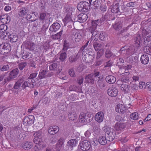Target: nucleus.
<instances>
[{"instance_id":"f257e3e1","label":"nucleus","mask_w":151,"mask_h":151,"mask_svg":"<svg viewBox=\"0 0 151 151\" xmlns=\"http://www.w3.org/2000/svg\"><path fill=\"white\" fill-rule=\"evenodd\" d=\"M93 115L90 113H81L79 115L78 121L82 124H85L87 122H91L93 120Z\"/></svg>"},{"instance_id":"f03ea898","label":"nucleus","mask_w":151,"mask_h":151,"mask_svg":"<svg viewBox=\"0 0 151 151\" xmlns=\"http://www.w3.org/2000/svg\"><path fill=\"white\" fill-rule=\"evenodd\" d=\"M105 130V135L107 141H112L115 137L116 132L114 129L110 127H107Z\"/></svg>"},{"instance_id":"7ed1b4c3","label":"nucleus","mask_w":151,"mask_h":151,"mask_svg":"<svg viewBox=\"0 0 151 151\" xmlns=\"http://www.w3.org/2000/svg\"><path fill=\"white\" fill-rule=\"evenodd\" d=\"M90 3L86 1H82L78 4L77 9L80 12H86L90 9Z\"/></svg>"},{"instance_id":"20e7f679","label":"nucleus","mask_w":151,"mask_h":151,"mask_svg":"<svg viewBox=\"0 0 151 151\" xmlns=\"http://www.w3.org/2000/svg\"><path fill=\"white\" fill-rule=\"evenodd\" d=\"M10 45L8 43H4L0 45V53L2 55H6L11 50Z\"/></svg>"},{"instance_id":"39448f33","label":"nucleus","mask_w":151,"mask_h":151,"mask_svg":"<svg viewBox=\"0 0 151 151\" xmlns=\"http://www.w3.org/2000/svg\"><path fill=\"white\" fill-rule=\"evenodd\" d=\"M70 38L74 42H79L82 38L81 34L77 33L75 29L72 30L71 32Z\"/></svg>"},{"instance_id":"423d86ee","label":"nucleus","mask_w":151,"mask_h":151,"mask_svg":"<svg viewBox=\"0 0 151 151\" xmlns=\"http://www.w3.org/2000/svg\"><path fill=\"white\" fill-rule=\"evenodd\" d=\"M80 146L81 150L83 151L89 150L91 147L90 142L87 140H84L81 142Z\"/></svg>"},{"instance_id":"0eeeda50","label":"nucleus","mask_w":151,"mask_h":151,"mask_svg":"<svg viewBox=\"0 0 151 151\" xmlns=\"http://www.w3.org/2000/svg\"><path fill=\"white\" fill-rule=\"evenodd\" d=\"M32 55L31 53L29 52L24 50L23 52L21 51L18 53L16 56L18 58L21 57L23 59H29L32 57Z\"/></svg>"},{"instance_id":"6e6552de","label":"nucleus","mask_w":151,"mask_h":151,"mask_svg":"<svg viewBox=\"0 0 151 151\" xmlns=\"http://www.w3.org/2000/svg\"><path fill=\"white\" fill-rule=\"evenodd\" d=\"M90 43L93 45V47L96 51H98L102 49L101 45L99 43L98 38H95L93 39L92 40H91Z\"/></svg>"},{"instance_id":"1a4fd4ad","label":"nucleus","mask_w":151,"mask_h":151,"mask_svg":"<svg viewBox=\"0 0 151 151\" xmlns=\"http://www.w3.org/2000/svg\"><path fill=\"white\" fill-rule=\"evenodd\" d=\"M95 57V55L93 52H89L88 54L82 57V59L84 61L87 63H90L91 62L93 58Z\"/></svg>"},{"instance_id":"9d476101","label":"nucleus","mask_w":151,"mask_h":151,"mask_svg":"<svg viewBox=\"0 0 151 151\" xmlns=\"http://www.w3.org/2000/svg\"><path fill=\"white\" fill-rule=\"evenodd\" d=\"M34 117L32 115H29L27 116H25L23 120V124L25 125H29L32 124L34 122Z\"/></svg>"},{"instance_id":"9b49d317","label":"nucleus","mask_w":151,"mask_h":151,"mask_svg":"<svg viewBox=\"0 0 151 151\" xmlns=\"http://www.w3.org/2000/svg\"><path fill=\"white\" fill-rule=\"evenodd\" d=\"M118 89L113 86L110 87L107 91L108 94L111 97L116 96L118 94Z\"/></svg>"},{"instance_id":"f8f14e48","label":"nucleus","mask_w":151,"mask_h":151,"mask_svg":"<svg viewBox=\"0 0 151 151\" xmlns=\"http://www.w3.org/2000/svg\"><path fill=\"white\" fill-rule=\"evenodd\" d=\"M49 69L51 70H56L57 73H59L62 70V67L56 63H54L49 65Z\"/></svg>"},{"instance_id":"ddd939ff","label":"nucleus","mask_w":151,"mask_h":151,"mask_svg":"<svg viewBox=\"0 0 151 151\" xmlns=\"http://www.w3.org/2000/svg\"><path fill=\"white\" fill-rule=\"evenodd\" d=\"M60 25L58 22H55L52 24L50 27L49 31L50 34L52 32H55L60 29Z\"/></svg>"},{"instance_id":"4468645a","label":"nucleus","mask_w":151,"mask_h":151,"mask_svg":"<svg viewBox=\"0 0 151 151\" xmlns=\"http://www.w3.org/2000/svg\"><path fill=\"white\" fill-rule=\"evenodd\" d=\"M116 111L119 113H120L122 114H124L127 111L126 107L124 105L121 104H119L116 107Z\"/></svg>"},{"instance_id":"2eb2a0df","label":"nucleus","mask_w":151,"mask_h":151,"mask_svg":"<svg viewBox=\"0 0 151 151\" xmlns=\"http://www.w3.org/2000/svg\"><path fill=\"white\" fill-rule=\"evenodd\" d=\"M104 114L102 111H99L96 114L95 116V120L97 122L100 123L104 119Z\"/></svg>"},{"instance_id":"dca6fc26","label":"nucleus","mask_w":151,"mask_h":151,"mask_svg":"<svg viewBox=\"0 0 151 151\" xmlns=\"http://www.w3.org/2000/svg\"><path fill=\"white\" fill-rule=\"evenodd\" d=\"M59 131V128L57 126L50 127L48 130V133L51 135H54L57 133Z\"/></svg>"},{"instance_id":"f3484780","label":"nucleus","mask_w":151,"mask_h":151,"mask_svg":"<svg viewBox=\"0 0 151 151\" xmlns=\"http://www.w3.org/2000/svg\"><path fill=\"white\" fill-rule=\"evenodd\" d=\"M0 19L3 23H8L10 21V17L7 14H1Z\"/></svg>"},{"instance_id":"a211bd4d","label":"nucleus","mask_w":151,"mask_h":151,"mask_svg":"<svg viewBox=\"0 0 151 151\" xmlns=\"http://www.w3.org/2000/svg\"><path fill=\"white\" fill-rule=\"evenodd\" d=\"M24 78L23 77L19 78L17 82H16L12 88V90L13 89H19L21 86L22 83L24 81Z\"/></svg>"},{"instance_id":"6ab92c4d","label":"nucleus","mask_w":151,"mask_h":151,"mask_svg":"<svg viewBox=\"0 0 151 151\" xmlns=\"http://www.w3.org/2000/svg\"><path fill=\"white\" fill-rule=\"evenodd\" d=\"M88 17L86 14L82 13L77 17V21L80 23L85 22L87 19Z\"/></svg>"},{"instance_id":"aec40b11","label":"nucleus","mask_w":151,"mask_h":151,"mask_svg":"<svg viewBox=\"0 0 151 151\" xmlns=\"http://www.w3.org/2000/svg\"><path fill=\"white\" fill-rule=\"evenodd\" d=\"M85 81L87 83L93 84L95 81V78L92 73H91L86 76L85 78Z\"/></svg>"},{"instance_id":"412c9836","label":"nucleus","mask_w":151,"mask_h":151,"mask_svg":"<svg viewBox=\"0 0 151 151\" xmlns=\"http://www.w3.org/2000/svg\"><path fill=\"white\" fill-rule=\"evenodd\" d=\"M134 40V42L136 44V46L138 47H140V44L141 43L142 41L140 35L139 34H136Z\"/></svg>"},{"instance_id":"4be33fe9","label":"nucleus","mask_w":151,"mask_h":151,"mask_svg":"<svg viewBox=\"0 0 151 151\" xmlns=\"http://www.w3.org/2000/svg\"><path fill=\"white\" fill-rule=\"evenodd\" d=\"M99 78V79L97 81V84L100 88L103 89L106 86V83L104 80L103 79L102 76H100Z\"/></svg>"},{"instance_id":"5701e85b","label":"nucleus","mask_w":151,"mask_h":151,"mask_svg":"<svg viewBox=\"0 0 151 151\" xmlns=\"http://www.w3.org/2000/svg\"><path fill=\"white\" fill-rule=\"evenodd\" d=\"M113 27L115 30H119L122 27V22L120 19H118L115 22V23L113 25Z\"/></svg>"},{"instance_id":"b1692460","label":"nucleus","mask_w":151,"mask_h":151,"mask_svg":"<svg viewBox=\"0 0 151 151\" xmlns=\"http://www.w3.org/2000/svg\"><path fill=\"white\" fill-rule=\"evenodd\" d=\"M149 60L148 56L146 54L142 55L140 58L141 63L144 65H146L148 63Z\"/></svg>"},{"instance_id":"393cba45","label":"nucleus","mask_w":151,"mask_h":151,"mask_svg":"<svg viewBox=\"0 0 151 151\" xmlns=\"http://www.w3.org/2000/svg\"><path fill=\"white\" fill-rule=\"evenodd\" d=\"M65 51H63L60 52L59 53V59L61 62H63L65 61L67 58V54Z\"/></svg>"},{"instance_id":"a878e982","label":"nucleus","mask_w":151,"mask_h":151,"mask_svg":"<svg viewBox=\"0 0 151 151\" xmlns=\"http://www.w3.org/2000/svg\"><path fill=\"white\" fill-rule=\"evenodd\" d=\"M32 146V143L28 142H24L22 145V148L26 150H28L30 149Z\"/></svg>"},{"instance_id":"bb28decb","label":"nucleus","mask_w":151,"mask_h":151,"mask_svg":"<svg viewBox=\"0 0 151 151\" xmlns=\"http://www.w3.org/2000/svg\"><path fill=\"white\" fill-rule=\"evenodd\" d=\"M106 81L109 84H113L116 81V78L112 76L109 75L107 76L105 78Z\"/></svg>"},{"instance_id":"cd10ccee","label":"nucleus","mask_w":151,"mask_h":151,"mask_svg":"<svg viewBox=\"0 0 151 151\" xmlns=\"http://www.w3.org/2000/svg\"><path fill=\"white\" fill-rule=\"evenodd\" d=\"M48 75L47 71L45 70H40L38 75V78L40 79L47 77Z\"/></svg>"},{"instance_id":"c85d7f7f","label":"nucleus","mask_w":151,"mask_h":151,"mask_svg":"<svg viewBox=\"0 0 151 151\" xmlns=\"http://www.w3.org/2000/svg\"><path fill=\"white\" fill-rule=\"evenodd\" d=\"M125 126V124L124 123L118 122L116 124L115 128L116 131H119L124 129Z\"/></svg>"},{"instance_id":"c756f323","label":"nucleus","mask_w":151,"mask_h":151,"mask_svg":"<svg viewBox=\"0 0 151 151\" xmlns=\"http://www.w3.org/2000/svg\"><path fill=\"white\" fill-rule=\"evenodd\" d=\"M27 81L29 86V88H34L36 83V81L35 79H32L28 78Z\"/></svg>"},{"instance_id":"7c9ffc66","label":"nucleus","mask_w":151,"mask_h":151,"mask_svg":"<svg viewBox=\"0 0 151 151\" xmlns=\"http://www.w3.org/2000/svg\"><path fill=\"white\" fill-rule=\"evenodd\" d=\"M106 137H104L103 136H100L99 138L98 141L99 144L101 145H105L107 143Z\"/></svg>"},{"instance_id":"2f4dec72","label":"nucleus","mask_w":151,"mask_h":151,"mask_svg":"<svg viewBox=\"0 0 151 151\" xmlns=\"http://www.w3.org/2000/svg\"><path fill=\"white\" fill-rule=\"evenodd\" d=\"M78 143V141L75 139H71L69 140L67 143V145L68 146L73 147L75 146Z\"/></svg>"},{"instance_id":"473e14b6","label":"nucleus","mask_w":151,"mask_h":151,"mask_svg":"<svg viewBox=\"0 0 151 151\" xmlns=\"http://www.w3.org/2000/svg\"><path fill=\"white\" fill-rule=\"evenodd\" d=\"M10 39V41L11 42H16L18 40V37L16 34H10V35H8Z\"/></svg>"},{"instance_id":"72a5a7b5","label":"nucleus","mask_w":151,"mask_h":151,"mask_svg":"<svg viewBox=\"0 0 151 151\" xmlns=\"http://www.w3.org/2000/svg\"><path fill=\"white\" fill-rule=\"evenodd\" d=\"M45 146L43 145V143H41L35 144V145L34 147V149L35 151H39L41 150Z\"/></svg>"},{"instance_id":"f704fd0d","label":"nucleus","mask_w":151,"mask_h":151,"mask_svg":"<svg viewBox=\"0 0 151 151\" xmlns=\"http://www.w3.org/2000/svg\"><path fill=\"white\" fill-rule=\"evenodd\" d=\"M19 72V70L18 68H15L12 70L10 73L9 75L13 78H16Z\"/></svg>"},{"instance_id":"c9c22d12","label":"nucleus","mask_w":151,"mask_h":151,"mask_svg":"<svg viewBox=\"0 0 151 151\" xmlns=\"http://www.w3.org/2000/svg\"><path fill=\"white\" fill-rule=\"evenodd\" d=\"M119 3H117L114 5L111 8L112 12L114 13H116L119 12Z\"/></svg>"},{"instance_id":"e433bc0d","label":"nucleus","mask_w":151,"mask_h":151,"mask_svg":"<svg viewBox=\"0 0 151 151\" xmlns=\"http://www.w3.org/2000/svg\"><path fill=\"white\" fill-rule=\"evenodd\" d=\"M143 43L145 46L151 45V36H148L146 37Z\"/></svg>"},{"instance_id":"4c0bfd02","label":"nucleus","mask_w":151,"mask_h":151,"mask_svg":"<svg viewBox=\"0 0 151 151\" xmlns=\"http://www.w3.org/2000/svg\"><path fill=\"white\" fill-rule=\"evenodd\" d=\"M63 30H61L59 32L51 36V38L54 40H58L60 38L63 34Z\"/></svg>"},{"instance_id":"58836bf2","label":"nucleus","mask_w":151,"mask_h":151,"mask_svg":"<svg viewBox=\"0 0 151 151\" xmlns=\"http://www.w3.org/2000/svg\"><path fill=\"white\" fill-rule=\"evenodd\" d=\"M78 55H73L70 56L68 58V60L70 63L76 62L77 60Z\"/></svg>"},{"instance_id":"ea45409f","label":"nucleus","mask_w":151,"mask_h":151,"mask_svg":"<svg viewBox=\"0 0 151 151\" xmlns=\"http://www.w3.org/2000/svg\"><path fill=\"white\" fill-rule=\"evenodd\" d=\"M68 116L69 119L71 120L74 121L77 119V114L74 112H69Z\"/></svg>"},{"instance_id":"a19ab883","label":"nucleus","mask_w":151,"mask_h":151,"mask_svg":"<svg viewBox=\"0 0 151 151\" xmlns=\"http://www.w3.org/2000/svg\"><path fill=\"white\" fill-rule=\"evenodd\" d=\"M129 86L127 84H122L121 86V89L125 93H128L129 91Z\"/></svg>"},{"instance_id":"79ce46f5","label":"nucleus","mask_w":151,"mask_h":151,"mask_svg":"<svg viewBox=\"0 0 151 151\" xmlns=\"http://www.w3.org/2000/svg\"><path fill=\"white\" fill-rule=\"evenodd\" d=\"M27 12V10L25 8H21L19 12V14L21 17H23L25 15Z\"/></svg>"},{"instance_id":"37998d69","label":"nucleus","mask_w":151,"mask_h":151,"mask_svg":"<svg viewBox=\"0 0 151 151\" xmlns=\"http://www.w3.org/2000/svg\"><path fill=\"white\" fill-rule=\"evenodd\" d=\"M9 69V66L8 65H0V70L1 71H6Z\"/></svg>"},{"instance_id":"c03bdc74","label":"nucleus","mask_w":151,"mask_h":151,"mask_svg":"<svg viewBox=\"0 0 151 151\" xmlns=\"http://www.w3.org/2000/svg\"><path fill=\"white\" fill-rule=\"evenodd\" d=\"M46 14L45 12H41L40 13L39 17V19L40 21H43L46 18Z\"/></svg>"},{"instance_id":"a18cd8bd","label":"nucleus","mask_w":151,"mask_h":151,"mask_svg":"<svg viewBox=\"0 0 151 151\" xmlns=\"http://www.w3.org/2000/svg\"><path fill=\"white\" fill-rule=\"evenodd\" d=\"M143 50L146 54L151 55V47L146 46L144 47Z\"/></svg>"},{"instance_id":"49530a36","label":"nucleus","mask_w":151,"mask_h":151,"mask_svg":"<svg viewBox=\"0 0 151 151\" xmlns=\"http://www.w3.org/2000/svg\"><path fill=\"white\" fill-rule=\"evenodd\" d=\"M27 65V63L26 62H21L18 64V68L20 70H22Z\"/></svg>"},{"instance_id":"de8ad7c7","label":"nucleus","mask_w":151,"mask_h":151,"mask_svg":"<svg viewBox=\"0 0 151 151\" xmlns=\"http://www.w3.org/2000/svg\"><path fill=\"white\" fill-rule=\"evenodd\" d=\"M105 55L106 58H109L113 55V53L109 49H107L105 52Z\"/></svg>"},{"instance_id":"09e8293b","label":"nucleus","mask_w":151,"mask_h":151,"mask_svg":"<svg viewBox=\"0 0 151 151\" xmlns=\"http://www.w3.org/2000/svg\"><path fill=\"white\" fill-rule=\"evenodd\" d=\"M106 36L104 32H101L99 35V38L100 40L101 41H104L106 40Z\"/></svg>"},{"instance_id":"8fccbe9b","label":"nucleus","mask_w":151,"mask_h":151,"mask_svg":"<svg viewBox=\"0 0 151 151\" xmlns=\"http://www.w3.org/2000/svg\"><path fill=\"white\" fill-rule=\"evenodd\" d=\"M104 53V50L103 49H100L98 52L96 57V59L98 60L99 59L102 55Z\"/></svg>"},{"instance_id":"3c124183","label":"nucleus","mask_w":151,"mask_h":151,"mask_svg":"<svg viewBox=\"0 0 151 151\" xmlns=\"http://www.w3.org/2000/svg\"><path fill=\"white\" fill-rule=\"evenodd\" d=\"M124 74L123 75V76L121 78V81L124 83H128L129 82V78L128 76Z\"/></svg>"},{"instance_id":"603ef678","label":"nucleus","mask_w":151,"mask_h":151,"mask_svg":"<svg viewBox=\"0 0 151 151\" xmlns=\"http://www.w3.org/2000/svg\"><path fill=\"white\" fill-rule=\"evenodd\" d=\"M27 47L31 50L33 49L35 46L34 44L31 42H28L26 45Z\"/></svg>"},{"instance_id":"864d4df0","label":"nucleus","mask_w":151,"mask_h":151,"mask_svg":"<svg viewBox=\"0 0 151 151\" xmlns=\"http://www.w3.org/2000/svg\"><path fill=\"white\" fill-rule=\"evenodd\" d=\"M93 129L95 131L96 130L98 132H100L99 126L98 123H94L93 125Z\"/></svg>"},{"instance_id":"5fc2aeb1","label":"nucleus","mask_w":151,"mask_h":151,"mask_svg":"<svg viewBox=\"0 0 151 151\" xmlns=\"http://www.w3.org/2000/svg\"><path fill=\"white\" fill-rule=\"evenodd\" d=\"M103 59H100L96 60L94 64L93 65V66L95 67L96 66H99L101 65L103 62Z\"/></svg>"},{"instance_id":"6e6d98bb","label":"nucleus","mask_w":151,"mask_h":151,"mask_svg":"<svg viewBox=\"0 0 151 151\" xmlns=\"http://www.w3.org/2000/svg\"><path fill=\"white\" fill-rule=\"evenodd\" d=\"M130 118L136 120L138 118V114L137 112H134L130 115Z\"/></svg>"},{"instance_id":"4d7b16f0","label":"nucleus","mask_w":151,"mask_h":151,"mask_svg":"<svg viewBox=\"0 0 151 151\" xmlns=\"http://www.w3.org/2000/svg\"><path fill=\"white\" fill-rule=\"evenodd\" d=\"M7 28V26L4 24H2L0 25V32H3L6 30Z\"/></svg>"},{"instance_id":"13d9d810","label":"nucleus","mask_w":151,"mask_h":151,"mask_svg":"<svg viewBox=\"0 0 151 151\" xmlns=\"http://www.w3.org/2000/svg\"><path fill=\"white\" fill-rule=\"evenodd\" d=\"M63 138H60L58 140V142L57 144V147H62L63 144Z\"/></svg>"},{"instance_id":"bf43d9fd","label":"nucleus","mask_w":151,"mask_h":151,"mask_svg":"<svg viewBox=\"0 0 151 151\" xmlns=\"http://www.w3.org/2000/svg\"><path fill=\"white\" fill-rule=\"evenodd\" d=\"M34 136L35 137L38 138L39 139H42V133L39 131L37 132L34 134Z\"/></svg>"},{"instance_id":"052dcab7","label":"nucleus","mask_w":151,"mask_h":151,"mask_svg":"<svg viewBox=\"0 0 151 151\" xmlns=\"http://www.w3.org/2000/svg\"><path fill=\"white\" fill-rule=\"evenodd\" d=\"M101 3L100 0H95L93 1V5L95 7H97L101 5Z\"/></svg>"},{"instance_id":"680f3d73","label":"nucleus","mask_w":151,"mask_h":151,"mask_svg":"<svg viewBox=\"0 0 151 151\" xmlns=\"http://www.w3.org/2000/svg\"><path fill=\"white\" fill-rule=\"evenodd\" d=\"M68 73L69 75L72 77H74L76 76V74L73 68H70L69 69Z\"/></svg>"},{"instance_id":"e2e57ef3","label":"nucleus","mask_w":151,"mask_h":151,"mask_svg":"<svg viewBox=\"0 0 151 151\" xmlns=\"http://www.w3.org/2000/svg\"><path fill=\"white\" fill-rule=\"evenodd\" d=\"M33 142L35 144H39L43 143L42 141V139H39L38 138L35 137L34 139Z\"/></svg>"},{"instance_id":"0e129e2a","label":"nucleus","mask_w":151,"mask_h":151,"mask_svg":"<svg viewBox=\"0 0 151 151\" xmlns=\"http://www.w3.org/2000/svg\"><path fill=\"white\" fill-rule=\"evenodd\" d=\"M49 42H50L47 41L44 43L43 47L45 50H47L50 47Z\"/></svg>"},{"instance_id":"69168bd1","label":"nucleus","mask_w":151,"mask_h":151,"mask_svg":"<svg viewBox=\"0 0 151 151\" xmlns=\"http://www.w3.org/2000/svg\"><path fill=\"white\" fill-rule=\"evenodd\" d=\"M99 21L98 19L93 21L91 22V26L96 28V27L97 26L98 24H99Z\"/></svg>"},{"instance_id":"338daca9","label":"nucleus","mask_w":151,"mask_h":151,"mask_svg":"<svg viewBox=\"0 0 151 151\" xmlns=\"http://www.w3.org/2000/svg\"><path fill=\"white\" fill-rule=\"evenodd\" d=\"M58 139L55 136H53L50 139V141L51 143H54L57 141Z\"/></svg>"},{"instance_id":"774afa93","label":"nucleus","mask_w":151,"mask_h":151,"mask_svg":"<svg viewBox=\"0 0 151 151\" xmlns=\"http://www.w3.org/2000/svg\"><path fill=\"white\" fill-rule=\"evenodd\" d=\"M69 89L70 91H74L77 92L79 91L78 90V87L75 85L70 86Z\"/></svg>"}]
</instances>
